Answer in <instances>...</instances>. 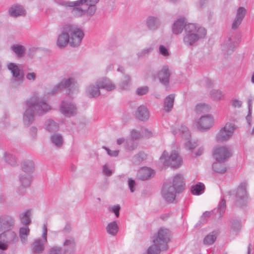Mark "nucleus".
<instances>
[{"mask_svg": "<svg viewBox=\"0 0 254 254\" xmlns=\"http://www.w3.org/2000/svg\"><path fill=\"white\" fill-rule=\"evenodd\" d=\"M50 140L57 148H60L63 144V138L60 133H55L51 135Z\"/></svg>", "mask_w": 254, "mask_h": 254, "instance_id": "nucleus-27", "label": "nucleus"}, {"mask_svg": "<svg viewBox=\"0 0 254 254\" xmlns=\"http://www.w3.org/2000/svg\"><path fill=\"white\" fill-rule=\"evenodd\" d=\"M247 184L242 183L239 186L235 200L236 205L239 207L245 205L248 202V194L247 191Z\"/></svg>", "mask_w": 254, "mask_h": 254, "instance_id": "nucleus-10", "label": "nucleus"}, {"mask_svg": "<svg viewBox=\"0 0 254 254\" xmlns=\"http://www.w3.org/2000/svg\"><path fill=\"white\" fill-rule=\"evenodd\" d=\"M187 25L188 24H186L185 18H180L178 19L175 21L172 26L173 33L176 35L181 33Z\"/></svg>", "mask_w": 254, "mask_h": 254, "instance_id": "nucleus-21", "label": "nucleus"}, {"mask_svg": "<svg viewBox=\"0 0 254 254\" xmlns=\"http://www.w3.org/2000/svg\"><path fill=\"white\" fill-rule=\"evenodd\" d=\"M136 117L141 121H146L149 119V113L146 107L140 106L135 113Z\"/></svg>", "mask_w": 254, "mask_h": 254, "instance_id": "nucleus-22", "label": "nucleus"}, {"mask_svg": "<svg viewBox=\"0 0 254 254\" xmlns=\"http://www.w3.org/2000/svg\"><path fill=\"white\" fill-rule=\"evenodd\" d=\"M210 110V106L205 103H200L195 106V110L197 114L205 113Z\"/></svg>", "mask_w": 254, "mask_h": 254, "instance_id": "nucleus-37", "label": "nucleus"}, {"mask_svg": "<svg viewBox=\"0 0 254 254\" xmlns=\"http://www.w3.org/2000/svg\"><path fill=\"white\" fill-rule=\"evenodd\" d=\"M63 245L64 247H69L70 249L71 252L69 254H74L75 248V241L73 238H69V239H65L63 243Z\"/></svg>", "mask_w": 254, "mask_h": 254, "instance_id": "nucleus-38", "label": "nucleus"}, {"mask_svg": "<svg viewBox=\"0 0 254 254\" xmlns=\"http://www.w3.org/2000/svg\"><path fill=\"white\" fill-rule=\"evenodd\" d=\"M5 161L11 166L16 164V160L15 157L11 154L5 153L4 154Z\"/></svg>", "mask_w": 254, "mask_h": 254, "instance_id": "nucleus-45", "label": "nucleus"}, {"mask_svg": "<svg viewBox=\"0 0 254 254\" xmlns=\"http://www.w3.org/2000/svg\"><path fill=\"white\" fill-rule=\"evenodd\" d=\"M69 35L67 32L65 31L64 25L62 33L58 36L57 44L60 48H64L68 43L69 44Z\"/></svg>", "mask_w": 254, "mask_h": 254, "instance_id": "nucleus-20", "label": "nucleus"}, {"mask_svg": "<svg viewBox=\"0 0 254 254\" xmlns=\"http://www.w3.org/2000/svg\"><path fill=\"white\" fill-rule=\"evenodd\" d=\"M146 158V155L142 152H140L135 155L133 158V161L134 163H139Z\"/></svg>", "mask_w": 254, "mask_h": 254, "instance_id": "nucleus-48", "label": "nucleus"}, {"mask_svg": "<svg viewBox=\"0 0 254 254\" xmlns=\"http://www.w3.org/2000/svg\"><path fill=\"white\" fill-rule=\"evenodd\" d=\"M88 6V9L86 10V13L89 15H93L96 11V4H85Z\"/></svg>", "mask_w": 254, "mask_h": 254, "instance_id": "nucleus-49", "label": "nucleus"}, {"mask_svg": "<svg viewBox=\"0 0 254 254\" xmlns=\"http://www.w3.org/2000/svg\"><path fill=\"white\" fill-rule=\"evenodd\" d=\"M213 156L218 162H225L231 156L228 149L223 146H217L214 148Z\"/></svg>", "mask_w": 254, "mask_h": 254, "instance_id": "nucleus-13", "label": "nucleus"}, {"mask_svg": "<svg viewBox=\"0 0 254 254\" xmlns=\"http://www.w3.org/2000/svg\"><path fill=\"white\" fill-rule=\"evenodd\" d=\"M103 148L107 151L108 154L111 156L116 157L118 155L119 152L118 150L112 151L105 146H103Z\"/></svg>", "mask_w": 254, "mask_h": 254, "instance_id": "nucleus-63", "label": "nucleus"}, {"mask_svg": "<svg viewBox=\"0 0 254 254\" xmlns=\"http://www.w3.org/2000/svg\"><path fill=\"white\" fill-rule=\"evenodd\" d=\"M148 91V87L145 86L138 88L136 91V93L138 95H144L147 94Z\"/></svg>", "mask_w": 254, "mask_h": 254, "instance_id": "nucleus-52", "label": "nucleus"}, {"mask_svg": "<svg viewBox=\"0 0 254 254\" xmlns=\"http://www.w3.org/2000/svg\"><path fill=\"white\" fill-rule=\"evenodd\" d=\"M71 13L75 17H80L86 13V10L78 7H74L72 9Z\"/></svg>", "mask_w": 254, "mask_h": 254, "instance_id": "nucleus-47", "label": "nucleus"}, {"mask_svg": "<svg viewBox=\"0 0 254 254\" xmlns=\"http://www.w3.org/2000/svg\"><path fill=\"white\" fill-rule=\"evenodd\" d=\"M214 122V119L211 115L203 116L197 122V128L201 130H206L213 125Z\"/></svg>", "mask_w": 254, "mask_h": 254, "instance_id": "nucleus-15", "label": "nucleus"}, {"mask_svg": "<svg viewBox=\"0 0 254 254\" xmlns=\"http://www.w3.org/2000/svg\"><path fill=\"white\" fill-rule=\"evenodd\" d=\"M224 162H218L214 163L212 165L213 170L216 173L223 174L227 171V168L225 165L223 164Z\"/></svg>", "mask_w": 254, "mask_h": 254, "instance_id": "nucleus-35", "label": "nucleus"}, {"mask_svg": "<svg viewBox=\"0 0 254 254\" xmlns=\"http://www.w3.org/2000/svg\"><path fill=\"white\" fill-rule=\"evenodd\" d=\"M141 136V133L135 130H132L131 132V139H138Z\"/></svg>", "mask_w": 254, "mask_h": 254, "instance_id": "nucleus-64", "label": "nucleus"}, {"mask_svg": "<svg viewBox=\"0 0 254 254\" xmlns=\"http://www.w3.org/2000/svg\"><path fill=\"white\" fill-rule=\"evenodd\" d=\"M59 128V125L51 119L47 120L45 122L44 128L50 132L57 131Z\"/></svg>", "mask_w": 254, "mask_h": 254, "instance_id": "nucleus-25", "label": "nucleus"}, {"mask_svg": "<svg viewBox=\"0 0 254 254\" xmlns=\"http://www.w3.org/2000/svg\"><path fill=\"white\" fill-rule=\"evenodd\" d=\"M160 161L164 166L178 168L182 163V159L176 151H172L170 156L168 153L164 151L160 158Z\"/></svg>", "mask_w": 254, "mask_h": 254, "instance_id": "nucleus-7", "label": "nucleus"}, {"mask_svg": "<svg viewBox=\"0 0 254 254\" xmlns=\"http://www.w3.org/2000/svg\"><path fill=\"white\" fill-rule=\"evenodd\" d=\"M184 188L183 176L181 174H177L171 180L164 183L162 190V195L167 201L173 202L176 198V193H181Z\"/></svg>", "mask_w": 254, "mask_h": 254, "instance_id": "nucleus-2", "label": "nucleus"}, {"mask_svg": "<svg viewBox=\"0 0 254 254\" xmlns=\"http://www.w3.org/2000/svg\"><path fill=\"white\" fill-rule=\"evenodd\" d=\"M153 48L151 47L145 48L137 53L138 58H142L148 56L153 51Z\"/></svg>", "mask_w": 254, "mask_h": 254, "instance_id": "nucleus-43", "label": "nucleus"}, {"mask_svg": "<svg viewBox=\"0 0 254 254\" xmlns=\"http://www.w3.org/2000/svg\"><path fill=\"white\" fill-rule=\"evenodd\" d=\"M211 98L214 100H220L223 99L224 95L222 92L219 90L213 89L210 92Z\"/></svg>", "mask_w": 254, "mask_h": 254, "instance_id": "nucleus-40", "label": "nucleus"}, {"mask_svg": "<svg viewBox=\"0 0 254 254\" xmlns=\"http://www.w3.org/2000/svg\"><path fill=\"white\" fill-rule=\"evenodd\" d=\"M146 25L150 30L156 29L159 25V20L154 17H149L146 20Z\"/></svg>", "mask_w": 254, "mask_h": 254, "instance_id": "nucleus-32", "label": "nucleus"}, {"mask_svg": "<svg viewBox=\"0 0 254 254\" xmlns=\"http://www.w3.org/2000/svg\"><path fill=\"white\" fill-rule=\"evenodd\" d=\"M0 239L2 240L8 245L17 240L16 233L11 230H6L0 234Z\"/></svg>", "mask_w": 254, "mask_h": 254, "instance_id": "nucleus-19", "label": "nucleus"}, {"mask_svg": "<svg viewBox=\"0 0 254 254\" xmlns=\"http://www.w3.org/2000/svg\"><path fill=\"white\" fill-rule=\"evenodd\" d=\"M64 30L69 35V45L72 47L79 46L84 36L83 30L74 24L65 25Z\"/></svg>", "mask_w": 254, "mask_h": 254, "instance_id": "nucleus-6", "label": "nucleus"}, {"mask_svg": "<svg viewBox=\"0 0 254 254\" xmlns=\"http://www.w3.org/2000/svg\"><path fill=\"white\" fill-rule=\"evenodd\" d=\"M180 130L182 132L183 137L186 138H189L190 135L188 131V128L186 126H182Z\"/></svg>", "mask_w": 254, "mask_h": 254, "instance_id": "nucleus-57", "label": "nucleus"}, {"mask_svg": "<svg viewBox=\"0 0 254 254\" xmlns=\"http://www.w3.org/2000/svg\"><path fill=\"white\" fill-rule=\"evenodd\" d=\"M170 231L165 228H160L157 235L153 236V244L144 254H159L161 251H166L170 241Z\"/></svg>", "mask_w": 254, "mask_h": 254, "instance_id": "nucleus-4", "label": "nucleus"}, {"mask_svg": "<svg viewBox=\"0 0 254 254\" xmlns=\"http://www.w3.org/2000/svg\"><path fill=\"white\" fill-rule=\"evenodd\" d=\"M107 233L112 236H116L119 231V226L116 221L109 223L106 228Z\"/></svg>", "mask_w": 254, "mask_h": 254, "instance_id": "nucleus-31", "label": "nucleus"}, {"mask_svg": "<svg viewBox=\"0 0 254 254\" xmlns=\"http://www.w3.org/2000/svg\"><path fill=\"white\" fill-rule=\"evenodd\" d=\"M226 208V201L224 199L221 200V201L219 203L218 205V209L220 211V214L223 213Z\"/></svg>", "mask_w": 254, "mask_h": 254, "instance_id": "nucleus-58", "label": "nucleus"}, {"mask_svg": "<svg viewBox=\"0 0 254 254\" xmlns=\"http://www.w3.org/2000/svg\"><path fill=\"white\" fill-rule=\"evenodd\" d=\"M120 208L121 207L119 205H116L109 207L108 209L110 211L114 212L117 217H119Z\"/></svg>", "mask_w": 254, "mask_h": 254, "instance_id": "nucleus-53", "label": "nucleus"}, {"mask_svg": "<svg viewBox=\"0 0 254 254\" xmlns=\"http://www.w3.org/2000/svg\"><path fill=\"white\" fill-rule=\"evenodd\" d=\"M204 185L201 183H198L191 187V191L193 194L200 195L204 192Z\"/></svg>", "mask_w": 254, "mask_h": 254, "instance_id": "nucleus-36", "label": "nucleus"}, {"mask_svg": "<svg viewBox=\"0 0 254 254\" xmlns=\"http://www.w3.org/2000/svg\"><path fill=\"white\" fill-rule=\"evenodd\" d=\"M11 49L18 57H22L25 52V48L22 45H14L11 47Z\"/></svg>", "mask_w": 254, "mask_h": 254, "instance_id": "nucleus-42", "label": "nucleus"}, {"mask_svg": "<svg viewBox=\"0 0 254 254\" xmlns=\"http://www.w3.org/2000/svg\"><path fill=\"white\" fill-rule=\"evenodd\" d=\"M130 82V76L128 74H124L123 78L119 84V88L121 90L127 89L129 87Z\"/></svg>", "mask_w": 254, "mask_h": 254, "instance_id": "nucleus-30", "label": "nucleus"}, {"mask_svg": "<svg viewBox=\"0 0 254 254\" xmlns=\"http://www.w3.org/2000/svg\"><path fill=\"white\" fill-rule=\"evenodd\" d=\"M159 54L165 57H168L170 55L168 50L163 45H160L159 47Z\"/></svg>", "mask_w": 254, "mask_h": 254, "instance_id": "nucleus-54", "label": "nucleus"}, {"mask_svg": "<svg viewBox=\"0 0 254 254\" xmlns=\"http://www.w3.org/2000/svg\"><path fill=\"white\" fill-rule=\"evenodd\" d=\"M246 13L247 10L244 7L241 6L238 8L236 17L232 24V29L233 30H236L239 28Z\"/></svg>", "mask_w": 254, "mask_h": 254, "instance_id": "nucleus-17", "label": "nucleus"}, {"mask_svg": "<svg viewBox=\"0 0 254 254\" xmlns=\"http://www.w3.org/2000/svg\"><path fill=\"white\" fill-rule=\"evenodd\" d=\"M14 218L10 216H1L0 217V231L12 230L14 227Z\"/></svg>", "mask_w": 254, "mask_h": 254, "instance_id": "nucleus-16", "label": "nucleus"}, {"mask_svg": "<svg viewBox=\"0 0 254 254\" xmlns=\"http://www.w3.org/2000/svg\"><path fill=\"white\" fill-rule=\"evenodd\" d=\"M154 174V171L153 170L148 167H143L139 170L137 176L140 180H146L150 179Z\"/></svg>", "mask_w": 254, "mask_h": 254, "instance_id": "nucleus-23", "label": "nucleus"}, {"mask_svg": "<svg viewBox=\"0 0 254 254\" xmlns=\"http://www.w3.org/2000/svg\"><path fill=\"white\" fill-rule=\"evenodd\" d=\"M68 252L67 249L63 251L62 248L60 247L54 246L49 249L48 254H66Z\"/></svg>", "mask_w": 254, "mask_h": 254, "instance_id": "nucleus-39", "label": "nucleus"}, {"mask_svg": "<svg viewBox=\"0 0 254 254\" xmlns=\"http://www.w3.org/2000/svg\"><path fill=\"white\" fill-rule=\"evenodd\" d=\"M226 45L228 47V52H233L234 51V48L236 46V44L235 43L231 42V38H229L228 41L226 42Z\"/></svg>", "mask_w": 254, "mask_h": 254, "instance_id": "nucleus-59", "label": "nucleus"}, {"mask_svg": "<svg viewBox=\"0 0 254 254\" xmlns=\"http://www.w3.org/2000/svg\"><path fill=\"white\" fill-rule=\"evenodd\" d=\"M216 239V234L214 232H212L204 238L203 243L205 245H210L215 242Z\"/></svg>", "mask_w": 254, "mask_h": 254, "instance_id": "nucleus-41", "label": "nucleus"}, {"mask_svg": "<svg viewBox=\"0 0 254 254\" xmlns=\"http://www.w3.org/2000/svg\"><path fill=\"white\" fill-rule=\"evenodd\" d=\"M60 111L64 116L70 117L76 114V107L71 101L64 100L60 105Z\"/></svg>", "mask_w": 254, "mask_h": 254, "instance_id": "nucleus-14", "label": "nucleus"}, {"mask_svg": "<svg viewBox=\"0 0 254 254\" xmlns=\"http://www.w3.org/2000/svg\"><path fill=\"white\" fill-rule=\"evenodd\" d=\"M64 88H66L68 90V94L76 93L78 91L74 79L69 78L62 81L58 84L55 85L52 89L51 91L48 93V94L53 95L59 91Z\"/></svg>", "mask_w": 254, "mask_h": 254, "instance_id": "nucleus-8", "label": "nucleus"}, {"mask_svg": "<svg viewBox=\"0 0 254 254\" xmlns=\"http://www.w3.org/2000/svg\"><path fill=\"white\" fill-rule=\"evenodd\" d=\"M197 146V142L194 141L192 142L191 140H189L186 143V147L189 150H191L195 148Z\"/></svg>", "mask_w": 254, "mask_h": 254, "instance_id": "nucleus-60", "label": "nucleus"}, {"mask_svg": "<svg viewBox=\"0 0 254 254\" xmlns=\"http://www.w3.org/2000/svg\"><path fill=\"white\" fill-rule=\"evenodd\" d=\"M235 128V125L230 123H227L225 126L221 128L216 135V140L218 142H223L228 140L232 136Z\"/></svg>", "mask_w": 254, "mask_h": 254, "instance_id": "nucleus-11", "label": "nucleus"}, {"mask_svg": "<svg viewBox=\"0 0 254 254\" xmlns=\"http://www.w3.org/2000/svg\"><path fill=\"white\" fill-rule=\"evenodd\" d=\"M231 228L235 232L239 231L241 228V221L238 220H233L232 221Z\"/></svg>", "mask_w": 254, "mask_h": 254, "instance_id": "nucleus-51", "label": "nucleus"}, {"mask_svg": "<svg viewBox=\"0 0 254 254\" xmlns=\"http://www.w3.org/2000/svg\"><path fill=\"white\" fill-rule=\"evenodd\" d=\"M174 99V94H170L166 97L164 103V108L166 112H169L171 111L173 107Z\"/></svg>", "mask_w": 254, "mask_h": 254, "instance_id": "nucleus-26", "label": "nucleus"}, {"mask_svg": "<svg viewBox=\"0 0 254 254\" xmlns=\"http://www.w3.org/2000/svg\"><path fill=\"white\" fill-rule=\"evenodd\" d=\"M47 228L45 224L43 227V231L42 234L43 239H38L35 241L32 245V252L35 254H40L42 253L44 249V245L47 243Z\"/></svg>", "mask_w": 254, "mask_h": 254, "instance_id": "nucleus-12", "label": "nucleus"}, {"mask_svg": "<svg viewBox=\"0 0 254 254\" xmlns=\"http://www.w3.org/2000/svg\"><path fill=\"white\" fill-rule=\"evenodd\" d=\"M115 88V85L110 79L103 77L87 86L86 94L89 98H96L100 95V89H105L108 91H110Z\"/></svg>", "mask_w": 254, "mask_h": 254, "instance_id": "nucleus-5", "label": "nucleus"}, {"mask_svg": "<svg viewBox=\"0 0 254 254\" xmlns=\"http://www.w3.org/2000/svg\"><path fill=\"white\" fill-rule=\"evenodd\" d=\"M26 109L23 115L24 125L29 126L35 120V115L42 116L51 109V106L45 101L34 95L25 102Z\"/></svg>", "mask_w": 254, "mask_h": 254, "instance_id": "nucleus-1", "label": "nucleus"}, {"mask_svg": "<svg viewBox=\"0 0 254 254\" xmlns=\"http://www.w3.org/2000/svg\"><path fill=\"white\" fill-rule=\"evenodd\" d=\"M29 233L30 229L27 226H24L20 228L19 237L22 243H25L27 242Z\"/></svg>", "mask_w": 254, "mask_h": 254, "instance_id": "nucleus-34", "label": "nucleus"}, {"mask_svg": "<svg viewBox=\"0 0 254 254\" xmlns=\"http://www.w3.org/2000/svg\"><path fill=\"white\" fill-rule=\"evenodd\" d=\"M128 185L129 188V190L131 192H133L135 190L134 186L135 185V182L134 180L131 179V178H128Z\"/></svg>", "mask_w": 254, "mask_h": 254, "instance_id": "nucleus-61", "label": "nucleus"}, {"mask_svg": "<svg viewBox=\"0 0 254 254\" xmlns=\"http://www.w3.org/2000/svg\"><path fill=\"white\" fill-rule=\"evenodd\" d=\"M31 210L30 209L26 210L20 214L19 218L21 222L25 225H29L31 222Z\"/></svg>", "mask_w": 254, "mask_h": 254, "instance_id": "nucleus-29", "label": "nucleus"}, {"mask_svg": "<svg viewBox=\"0 0 254 254\" xmlns=\"http://www.w3.org/2000/svg\"><path fill=\"white\" fill-rule=\"evenodd\" d=\"M8 12L10 16L17 17L20 16H24L26 14V11L22 6L19 5H14L11 6Z\"/></svg>", "mask_w": 254, "mask_h": 254, "instance_id": "nucleus-24", "label": "nucleus"}, {"mask_svg": "<svg viewBox=\"0 0 254 254\" xmlns=\"http://www.w3.org/2000/svg\"><path fill=\"white\" fill-rule=\"evenodd\" d=\"M21 167L22 171L24 173L30 174L34 170V163L32 160H25L23 162Z\"/></svg>", "mask_w": 254, "mask_h": 254, "instance_id": "nucleus-28", "label": "nucleus"}, {"mask_svg": "<svg viewBox=\"0 0 254 254\" xmlns=\"http://www.w3.org/2000/svg\"><path fill=\"white\" fill-rule=\"evenodd\" d=\"M141 135L143 137L150 138L152 136L153 133L151 130L145 128H143L141 129Z\"/></svg>", "mask_w": 254, "mask_h": 254, "instance_id": "nucleus-56", "label": "nucleus"}, {"mask_svg": "<svg viewBox=\"0 0 254 254\" xmlns=\"http://www.w3.org/2000/svg\"><path fill=\"white\" fill-rule=\"evenodd\" d=\"M206 35V29L193 23H189L185 27L183 37L184 45L189 48H192L198 45V42Z\"/></svg>", "mask_w": 254, "mask_h": 254, "instance_id": "nucleus-3", "label": "nucleus"}, {"mask_svg": "<svg viewBox=\"0 0 254 254\" xmlns=\"http://www.w3.org/2000/svg\"><path fill=\"white\" fill-rule=\"evenodd\" d=\"M103 172L107 176H111L112 175V171L109 168L108 165L107 164L103 166Z\"/></svg>", "mask_w": 254, "mask_h": 254, "instance_id": "nucleus-62", "label": "nucleus"}, {"mask_svg": "<svg viewBox=\"0 0 254 254\" xmlns=\"http://www.w3.org/2000/svg\"><path fill=\"white\" fill-rule=\"evenodd\" d=\"M19 181L23 187H27L30 186L32 181V176L29 174H21Z\"/></svg>", "mask_w": 254, "mask_h": 254, "instance_id": "nucleus-33", "label": "nucleus"}, {"mask_svg": "<svg viewBox=\"0 0 254 254\" xmlns=\"http://www.w3.org/2000/svg\"><path fill=\"white\" fill-rule=\"evenodd\" d=\"M252 104H253V99L252 97L249 98L248 99V109L249 112L248 114L246 117V120L249 126L251 125V122L252 121Z\"/></svg>", "mask_w": 254, "mask_h": 254, "instance_id": "nucleus-44", "label": "nucleus"}, {"mask_svg": "<svg viewBox=\"0 0 254 254\" xmlns=\"http://www.w3.org/2000/svg\"><path fill=\"white\" fill-rule=\"evenodd\" d=\"M7 68L10 71L12 75V86L16 87L21 84L24 79L22 70L16 64L13 63L7 64Z\"/></svg>", "mask_w": 254, "mask_h": 254, "instance_id": "nucleus-9", "label": "nucleus"}, {"mask_svg": "<svg viewBox=\"0 0 254 254\" xmlns=\"http://www.w3.org/2000/svg\"><path fill=\"white\" fill-rule=\"evenodd\" d=\"M137 147V143L134 142L132 139H129L126 141V148L127 149L131 151Z\"/></svg>", "mask_w": 254, "mask_h": 254, "instance_id": "nucleus-50", "label": "nucleus"}, {"mask_svg": "<svg viewBox=\"0 0 254 254\" xmlns=\"http://www.w3.org/2000/svg\"><path fill=\"white\" fill-rule=\"evenodd\" d=\"M59 5L64 7H73L78 6L77 0L75 1H64L63 0H59L57 2Z\"/></svg>", "mask_w": 254, "mask_h": 254, "instance_id": "nucleus-46", "label": "nucleus"}, {"mask_svg": "<svg viewBox=\"0 0 254 254\" xmlns=\"http://www.w3.org/2000/svg\"><path fill=\"white\" fill-rule=\"evenodd\" d=\"M99 1V0H77V3H78V5L84 4H96Z\"/></svg>", "mask_w": 254, "mask_h": 254, "instance_id": "nucleus-55", "label": "nucleus"}, {"mask_svg": "<svg viewBox=\"0 0 254 254\" xmlns=\"http://www.w3.org/2000/svg\"><path fill=\"white\" fill-rule=\"evenodd\" d=\"M171 75L170 71L167 65H164L159 72L158 76L160 82L165 86H168Z\"/></svg>", "mask_w": 254, "mask_h": 254, "instance_id": "nucleus-18", "label": "nucleus"}]
</instances>
